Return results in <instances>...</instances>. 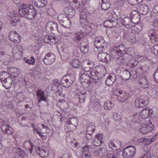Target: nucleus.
Instances as JSON below:
<instances>
[{"label":"nucleus","mask_w":158,"mask_h":158,"mask_svg":"<svg viewBox=\"0 0 158 158\" xmlns=\"http://www.w3.org/2000/svg\"><path fill=\"white\" fill-rule=\"evenodd\" d=\"M19 15L29 19L34 18L37 14V11L33 6L31 4H22L19 7Z\"/></svg>","instance_id":"obj_1"},{"label":"nucleus","mask_w":158,"mask_h":158,"mask_svg":"<svg viewBox=\"0 0 158 158\" xmlns=\"http://www.w3.org/2000/svg\"><path fill=\"white\" fill-rule=\"evenodd\" d=\"M104 70L102 67H97L94 68L91 71L90 74L93 82L97 84L98 82L99 77H102L103 75L102 71Z\"/></svg>","instance_id":"obj_2"},{"label":"nucleus","mask_w":158,"mask_h":158,"mask_svg":"<svg viewBox=\"0 0 158 158\" xmlns=\"http://www.w3.org/2000/svg\"><path fill=\"white\" fill-rule=\"evenodd\" d=\"M75 80V77L72 74L67 75L61 78V85L65 87H69Z\"/></svg>","instance_id":"obj_3"},{"label":"nucleus","mask_w":158,"mask_h":158,"mask_svg":"<svg viewBox=\"0 0 158 158\" xmlns=\"http://www.w3.org/2000/svg\"><path fill=\"white\" fill-rule=\"evenodd\" d=\"M136 152V148L134 146H129L123 151L122 156L123 158H132Z\"/></svg>","instance_id":"obj_4"},{"label":"nucleus","mask_w":158,"mask_h":158,"mask_svg":"<svg viewBox=\"0 0 158 158\" xmlns=\"http://www.w3.org/2000/svg\"><path fill=\"white\" fill-rule=\"evenodd\" d=\"M78 119L75 117L69 118L67 121V123L65 125L66 126L65 130L68 131H73L75 129L77 125Z\"/></svg>","instance_id":"obj_5"},{"label":"nucleus","mask_w":158,"mask_h":158,"mask_svg":"<svg viewBox=\"0 0 158 158\" xmlns=\"http://www.w3.org/2000/svg\"><path fill=\"white\" fill-rule=\"evenodd\" d=\"M94 42L95 46L97 49H105L107 47V43L102 37H96L95 39Z\"/></svg>","instance_id":"obj_6"},{"label":"nucleus","mask_w":158,"mask_h":158,"mask_svg":"<svg viewBox=\"0 0 158 158\" xmlns=\"http://www.w3.org/2000/svg\"><path fill=\"white\" fill-rule=\"evenodd\" d=\"M9 39L15 44L19 43L21 41L20 35L15 31H11L9 32Z\"/></svg>","instance_id":"obj_7"},{"label":"nucleus","mask_w":158,"mask_h":158,"mask_svg":"<svg viewBox=\"0 0 158 158\" xmlns=\"http://www.w3.org/2000/svg\"><path fill=\"white\" fill-rule=\"evenodd\" d=\"M55 56L52 53H48L45 56L43 60L46 65L51 64L55 60Z\"/></svg>","instance_id":"obj_8"},{"label":"nucleus","mask_w":158,"mask_h":158,"mask_svg":"<svg viewBox=\"0 0 158 158\" xmlns=\"http://www.w3.org/2000/svg\"><path fill=\"white\" fill-rule=\"evenodd\" d=\"M118 19V16L114 12L108 13V16L107 20L104 23L109 25V24H112Z\"/></svg>","instance_id":"obj_9"},{"label":"nucleus","mask_w":158,"mask_h":158,"mask_svg":"<svg viewBox=\"0 0 158 158\" xmlns=\"http://www.w3.org/2000/svg\"><path fill=\"white\" fill-rule=\"evenodd\" d=\"M120 21L121 24L126 28H129L133 26L132 20L128 17H125L124 19L120 18Z\"/></svg>","instance_id":"obj_10"},{"label":"nucleus","mask_w":158,"mask_h":158,"mask_svg":"<svg viewBox=\"0 0 158 158\" xmlns=\"http://www.w3.org/2000/svg\"><path fill=\"white\" fill-rule=\"evenodd\" d=\"M94 64L92 61L86 60L83 62L82 64V69L86 72H88L94 66Z\"/></svg>","instance_id":"obj_11"},{"label":"nucleus","mask_w":158,"mask_h":158,"mask_svg":"<svg viewBox=\"0 0 158 158\" xmlns=\"http://www.w3.org/2000/svg\"><path fill=\"white\" fill-rule=\"evenodd\" d=\"M113 48L116 49L117 51H114V53L117 54L116 52H117L120 56H123L125 54L127 53L126 48L123 44L118 46L114 45Z\"/></svg>","instance_id":"obj_12"},{"label":"nucleus","mask_w":158,"mask_h":158,"mask_svg":"<svg viewBox=\"0 0 158 158\" xmlns=\"http://www.w3.org/2000/svg\"><path fill=\"white\" fill-rule=\"evenodd\" d=\"M153 113V111L152 109L145 108L140 112L139 115L142 118L145 119L151 116Z\"/></svg>","instance_id":"obj_13"},{"label":"nucleus","mask_w":158,"mask_h":158,"mask_svg":"<svg viewBox=\"0 0 158 158\" xmlns=\"http://www.w3.org/2000/svg\"><path fill=\"white\" fill-rule=\"evenodd\" d=\"M31 2L36 7L39 8L46 6L48 4L47 0H31Z\"/></svg>","instance_id":"obj_14"},{"label":"nucleus","mask_w":158,"mask_h":158,"mask_svg":"<svg viewBox=\"0 0 158 158\" xmlns=\"http://www.w3.org/2000/svg\"><path fill=\"white\" fill-rule=\"evenodd\" d=\"M84 33L80 31L75 32L73 35L72 40L76 43H78L84 37Z\"/></svg>","instance_id":"obj_15"},{"label":"nucleus","mask_w":158,"mask_h":158,"mask_svg":"<svg viewBox=\"0 0 158 158\" xmlns=\"http://www.w3.org/2000/svg\"><path fill=\"white\" fill-rule=\"evenodd\" d=\"M154 126L151 123L143 125L140 129V131L143 134H145L151 132L154 128Z\"/></svg>","instance_id":"obj_16"},{"label":"nucleus","mask_w":158,"mask_h":158,"mask_svg":"<svg viewBox=\"0 0 158 158\" xmlns=\"http://www.w3.org/2000/svg\"><path fill=\"white\" fill-rule=\"evenodd\" d=\"M110 57V55L105 52H99L98 55V60L104 62H107L108 59H109Z\"/></svg>","instance_id":"obj_17"},{"label":"nucleus","mask_w":158,"mask_h":158,"mask_svg":"<svg viewBox=\"0 0 158 158\" xmlns=\"http://www.w3.org/2000/svg\"><path fill=\"white\" fill-rule=\"evenodd\" d=\"M6 123H3L1 125L2 131L4 133L8 135H11L12 134L13 130L12 127L6 124Z\"/></svg>","instance_id":"obj_18"},{"label":"nucleus","mask_w":158,"mask_h":158,"mask_svg":"<svg viewBox=\"0 0 158 158\" xmlns=\"http://www.w3.org/2000/svg\"><path fill=\"white\" fill-rule=\"evenodd\" d=\"M37 99L38 100V103L41 102V101L46 102V94L44 92L40 89H38L36 92Z\"/></svg>","instance_id":"obj_19"},{"label":"nucleus","mask_w":158,"mask_h":158,"mask_svg":"<svg viewBox=\"0 0 158 158\" xmlns=\"http://www.w3.org/2000/svg\"><path fill=\"white\" fill-rule=\"evenodd\" d=\"M80 22L81 26L88 25V21L86 19L87 15L86 13L83 11L81 12L80 14Z\"/></svg>","instance_id":"obj_20"},{"label":"nucleus","mask_w":158,"mask_h":158,"mask_svg":"<svg viewBox=\"0 0 158 158\" xmlns=\"http://www.w3.org/2000/svg\"><path fill=\"white\" fill-rule=\"evenodd\" d=\"M64 10L68 18H71L75 15V11L73 7L70 6L65 7L64 8Z\"/></svg>","instance_id":"obj_21"},{"label":"nucleus","mask_w":158,"mask_h":158,"mask_svg":"<svg viewBox=\"0 0 158 158\" xmlns=\"http://www.w3.org/2000/svg\"><path fill=\"white\" fill-rule=\"evenodd\" d=\"M155 31L153 29H150L148 31V35L150 38V42L154 43L158 41V37H156L155 34Z\"/></svg>","instance_id":"obj_22"},{"label":"nucleus","mask_w":158,"mask_h":158,"mask_svg":"<svg viewBox=\"0 0 158 158\" xmlns=\"http://www.w3.org/2000/svg\"><path fill=\"white\" fill-rule=\"evenodd\" d=\"M145 104V100L142 98V97L137 98L135 102V105L137 108H141L144 106Z\"/></svg>","instance_id":"obj_23"},{"label":"nucleus","mask_w":158,"mask_h":158,"mask_svg":"<svg viewBox=\"0 0 158 158\" xmlns=\"http://www.w3.org/2000/svg\"><path fill=\"white\" fill-rule=\"evenodd\" d=\"M139 83L140 87L143 88L145 89L148 86V84L145 75L142 76L140 78Z\"/></svg>","instance_id":"obj_24"},{"label":"nucleus","mask_w":158,"mask_h":158,"mask_svg":"<svg viewBox=\"0 0 158 158\" xmlns=\"http://www.w3.org/2000/svg\"><path fill=\"white\" fill-rule=\"evenodd\" d=\"M137 6V9L139 12L143 14L146 15L148 12V7L145 4H141Z\"/></svg>","instance_id":"obj_25"},{"label":"nucleus","mask_w":158,"mask_h":158,"mask_svg":"<svg viewBox=\"0 0 158 158\" xmlns=\"http://www.w3.org/2000/svg\"><path fill=\"white\" fill-rule=\"evenodd\" d=\"M114 94L116 96L117 99L119 101L122 102H124L127 100L129 97V94L126 93H124L123 95H118L114 93Z\"/></svg>","instance_id":"obj_26"},{"label":"nucleus","mask_w":158,"mask_h":158,"mask_svg":"<svg viewBox=\"0 0 158 158\" xmlns=\"http://www.w3.org/2000/svg\"><path fill=\"white\" fill-rule=\"evenodd\" d=\"M36 152L37 154L41 157H46L48 156V150L41 149L40 147H38L36 149Z\"/></svg>","instance_id":"obj_27"},{"label":"nucleus","mask_w":158,"mask_h":158,"mask_svg":"<svg viewBox=\"0 0 158 158\" xmlns=\"http://www.w3.org/2000/svg\"><path fill=\"white\" fill-rule=\"evenodd\" d=\"M57 28V25L56 23H54L52 21L48 22L45 27L46 29H50L51 31L56 30Z\"/></svg>","instance_id":"obj_28"},{"label":"nucleus","mask_w":158,"mask_h":158,"mask_svg":"<svg viewBox=\"0 0 158 158\" xmlns=\"http://www.w3.org/2000/svg\"><path fill=\"white\" fill-rule=\"evenodd\" d=\"M90 106L94 110L100 111L102 108L99 102L96 101H94L91 102L90 104Z\"/></svg>","instance_id":"obj_29"},{"label":"nucleus","mask_w":158,"mask_h":158,"mask_svg":"<svg viewBox=\"0 0 158 158\" xmlns=\"http://www.w3.org/2000/svg\"><path fill=\"white\" fill-rule=\"evenodd\" d=\"M9 20L10 24L12 26H15L17 22L19 21V19L18 16H11L10 17Z\"/></svg>","instance_id":"obj_30"},{"label":"nucleus","mask_w":158,"mask_h":158,"mask_svg":"<svg viewBox=\"0 0 158 158\" xmlns=\"http://www.w3.org/2000/svg\"><path fill=\"white\" fill-rule=\"evenodd\" d=\"M84 29H85L86 32L89 35H93L95 33V28H93L91 26H89L88 24L86 25L81 26Z\"/></svg>","instance_id":"obj_31"},{"label":"nucleus","mask_w":158,"mask_h":158,"mask_svg":"<svg viewBox=\"0 0 158 158\" xmlns=\"http://www.w3.org/2000/svg\"><path fill=\"white\" fill-rule=\"evenodd\" d=\"M99 1L100 3H102L101 8L102 9L106 10L108 9L110 6V5L109 2L108 0H100Z\"/></svg>","instance_id":"obj_32"},{"label":"nucleus","mask_w":158,"mask_h":158,"mask_svg":"<svg viewBox=\"0 0 158 158\" xmlns=\"http://www.w3.org/2000/svg\"><path fill=\"white\" fill-rule=\"evenodd\" d=\"M58 19L60 24L63 26L66 25V21L68 20L65 15H59L58 16Z\"/></svg>","instance_id":"obj_33"},{"label":"nucleus","mask_w":158,"mask_h":158,"mask_svg":"<svg viewBox=\"0 0 158 158\" xmlns=\"http://www.w3.org/2000/svg\"><path fill=\"white\" fill-rule=\"evenodd\" d=\"M121 77L124 80H127L129 79L130 75L128 69H126L123 72Z\"/></svg>","instance_id":"obj_34"},{"label":"nucleus","mask_w":158,"mask_h":158,"mask_svg":"<svg viewBox=\"0 0 158 158\" xmlns=\"http://www.w3.org/2000/svg\"><path fill=\"white\" fill-rule=\"evenodd\" d=\"M95 126L93 123H91L88 124L87 128V133H93L95 130Z\"/></svg>","instance_id":"obj_35"},{"label":"nucleus","mask_w":158,"mask_h":158,"mask_svg":"<svg viewBox=\"0 0 158 158\" xmlns=\"http://www.w3.org/2000/svg\"><path fill=\"white\" fill-rule=\"evenodd\" d=\"M70 63L73 67L75 68L79 67L81 64V62L78 59L73 60L70 62Z\"/></svg>","instance_id":"obj_36"},{"label":"nucleus","mask_w":158,"mask_h":158,"mask_svg":"<svg viewBox=\"0 0 158 158\" xmlns=\"http://www.w3.org/2000/svg\"><path fill=\"white\" fill-rule=\"evenodd\" d=\"M114 104L111 101H106L103 106L104 109L106 110H110L114 106Z\"/></svg>","instance_id":"obj_37"},{"label":"nucleus","mask_w":158,"mask_h":158,"mask_svg":"<svg viewBox=\"0 0 158 158\" xmlns=\"http://www.w3.org/2000/svg\"><path fill=\"white\" fill-rule=\"evenodd\" d=\"M14 150H15V152L19 156L22 158H23L24 157V155H25V151L23 150L18 147L14 148Z\"/></svg>","instance_id":"obj_38"},{"label":"nucleus","mask_w":158,"mask_h":158,"mask_svg":"<svg viewBox=\"0 0 158 158\" xmlns=\"http://www.w3.org/2000/svg\"><path fill=\"white\" fill-rule=\"evenodd\" d=\"M83 71L80 72V74L81 75L80 78L82 80L85 82H87L89 79V74L86 73H83Z\"/></svg>","instance_id":"obj_39"},{"label":"nucleus","mask_w":158,"mask_h":158,"mask_svg":"<svg viewBox=\"0 0 158 158\" xmlns=\"http://www.w3.org/2000/svg\"><path fill=\"white\" fill-rule=\"evenodd\" d=\"M10 74L6 71H3L0 73V79L1 81H2L3 78H10Z\"/></svg>","instance_id":"obj_40"},{"label":"nucleus","mask_w":158,"mask_h":158,"mask_svg":"<svg viewBox=\"0 0 158 158\" xmlns=\"http://www.w3.org/2000/svg\"><path fill=\"white\" fill-rule=\"evenodd\" d=\"M12 77L8 78V81L4 84H3V86L6 89H8L11 87L13 82L11 79Z\"/></svg>","instance_id":"obj_41"},{"label":"nucleus","mask_w":158,"mask_h":158,"mask_svg":"<svg viewBox=\"0 0 158 158\" xmlns=\"http://www.w3.org/2000/svg\"><path fill=\"white\" fill-rule=\"evenodd\" d=\"M130 18L132 20V21L133 24H135L137 23L139 20V18H140L139 15L138 16L133 15V16H130Z\"/></svg>","instance_id":"obj_42"},{"label":"nucleus","mask_w":158,"mask_h":158,"mask_svg":"<svg viewBox=\"0 0 158 158\" xmlns=\"http://www.w3.org/2000/svg\"><path fill=\"white\" fill-rule=\"evenodd\" d=\"M60 84H61V81L60 82V81L56 79L53 81L52 82V89L53 90H53V88H54L55 87L57 88Z\"/></svg>","instance_id":"obj_43"},{"label":"nucleus","mask_w":158,"mask_h":158,"mask_svg":"<svg viewBox=\"0 0 158 158\" xmlns=\"http://www.w3.org/2000/svg\"><path fill=\"white\" fill-rule=\"evenodd\" d=\"M139 114L137 113L134 114L132 117V121L133 122L138 123L140 122V118L139 117Z\"/></svg>","instance_id":"obj_44"},{"label":"nucleus","mask_w":158,"mask_h":158,"mask_svg":"<svg viewBox=\"0 0 158 158\" xmlns=\"http://www.w3.org/2000/svg\"><path fill=\"white\" fill-rule=\"evenodd\" d=\"M24 60L26 63H27L29 64H33L35 63V59L32 57H31L29 59H27V58H24Z\"/></svg>","instance_id":"obj_45"},{"label":"nucleus","mask_w":158,"mask_h":158,"mask_svg":"<svg viewBox=\"0 0 158 158\" xmlns=\"http://www.w3.org/2000/svg\"><path fill=\"white\" fill-rule=\"evenodd\" d=\"M130 77L132 78L135 79L137 77V73L136 70L135 69L132 70L130 72Z\"/></svg>","instance_id":"obj_46"},{"label":"nucleus","mask_w":158,"mask_h":158,"mask_svg":"<svg viewBox=\"0 0 158 158\" xmlns=\"http://www.w3.org/2000/svg\"><path fill=\"white\" fill-rule=\"evenodd\" d=\"M81 51L83 53H86L88 52L89 49V46L80 47Z\"/></svg>","instance_id":"obj_47"},{"label":"nucleus","mask_w":158,"mask_h":158,"mask_svg":"<svg viewBox=\"0 0 158 158\" xmlns=\"http://www.w3.org/2000/svg\"><path fill=\"white\" fill-rule=\"evenodd\" d=\"M117 62L119 64L123 65L125 62V60L123 58L122 56H120L117 59Z\"/></svg>","instance_id":"obj_48"},{"label":"nucleus","mask_w":158,"mask_h":158,"mask_svg":"<svg viewBox=\"0 0 158 158\" xmlns=\"http://www.w3.org/2000/svg\"><path fill=\"white\" fill-rule=\"evenodd\" d=\"M108 146L110 148L114 150H117L118 148L117 146L115 145L114 143L111 141H110L109 143Z\"/></svg>","instance_id":"obj_49"},{"label":"nucleus","mask_w":158,"mask_h":158,"mask_svg":"<svg viewBox=\"0 0 158 158\" xmlns=\"http://www.w3.org/2000/svg\"><path fill=\"white\" fill-rule=\"evenodd\" d=\"M113 118L115 121H120L121 119V116L118 113H114L113 115Z\"/></svg>","instance_id":"obj_50"},{"label":"nucleus","mask_w":158,"mask_h":158,"mask_svg":"<svg viewBox=\"0 0 158 158\" xmlns=\"http://www.w3.org/2000/svg\"><path fill=\"white\" fill-rule=\"evenodd\" d=\"M92 143L93 145L96 147H98L102 143L101 142L97 139H95L94 140H93L92 141Z\"/></svg>","instance_id":"obj_51"},{"label":"nucleus","mask_w":158,"mask_h":158,"mask_svg":"<svg viewBox=\"0 0 158 158\" xmlns=\"http://www.w3.org/2000/svg\"><path fill=\"white\" fill-rule=\"evenodd\" d=\"M27 143H28L29 144H30V145L31 146V148L29 149V151H30V152L31 153H32L33 148L32 147L33 145V144L30 141H25L23 143V146L24 147L25 146H26V144Z\"/></svg>","instance_id":"obj_52"},{"label":"nucleus","mask_w":158,"mask_h":158,"mask_svg":"<svg viewBox=\"0 0 158 158\" xmlns=\"http://www.w3.org/2000/svg\"><path fill=\"white\" fill-rule=\"evenodd\" d=\"M108 77L112 81L113 83H114L116 81L117 78L116 75L113 73L110 74Z\"/></svg>","instance_id":"obj_53"},{"label":"nucleus","mask_w":158,"mask_h":158,"mask_svg":"<svg viewBox=\"0 0 158 158\" xmlns=\"http://www.w3.org/2000/svg\"><path fill=\"white\" fill-rule=\"evenodd\" d=\"M113 49H114L113 51L112 52V53L111 54V55H112V56H113V58L114 59H117L118 58V56H120L119 55V54H118V53H114V51H117L116 50V49L114 48L113 47Z\"/></svg>","instance_id":"obj_54"},{"label":"nucleus","mask_w":158,"mask_h":158,"mask_svg":"<svg viewBox=\"0 0 158 158\" xmlns=\"http://www.w3.org/2000/svg\"><path fill=\"white\" fill-rule=\"evenodd\" d=\"M89 46L88 42L86 39H85L83 41H81L80 47Z\"/></svg>","instance_id":"obj_55"},{"label":"nucleus","mask_w":158,"mask_h":158,"mask_svg":"<svg viewBox=\"0 0 158 158\" xmlns=\"http://www.w3.org/2000/svg\"><path fill=\"white\" fill-rule=\"evenodd\" d=\"M141 1L139 0H127L128 2L132 5L139 3Z\"/></svg>","instance_id":"obj_56"},{"label":"nucleus","mask_w":158,"mask_h":158,"mask_svg":"<svg viewBox=\"0 0 158 158\" xmlns=\"http://www.w3.org/2000/svg\"><path fill=\"white\" fill-rule=\"evenodd\" d=\"M154 78L155 81L158 83V66L154 74Z\"/></svg>","instance_id":"obj_57"},{"label":"nucleus","mask_w":158,"mask_h":158,"mask_svg":"<svg viewBox=\"0 0 158 158\" xmlns=\"http://www.w3.org/2000/svg\"><path fill=\"white\" fill-rule=\"evenodd\" d=\"M103 135L102 134H98L96 135L95 138V139H97L101 141V142L103 143L102 142V137Z\"/></svg>","instance_id":"obj_58"},{"label":"nucleus","mask_w":158,"mask_h":158,"mask_svg":"<svg viewBox=\"0 0 158 158\" xmlns=\"http://www.w3.org/2000/svg\"><path fill=\"white\" fill-rule=\"evenodd\" d=\"M114 83L112 82V81L110 80V78L108 77L106 79V85H108V86H110L112 85Z\"/></svg>","instance_id":"obj_59"},{"label":"nucleus","mask_w":158,"mask_h":158,"mask_svg":"<svg viewBox=\"0 0 158 158\" xmlns=\"http://www.w3.org/2000/svg\"><path fill=\"white\" fill-rule=\"evenodd\" d=\"M90 148V146L88 145H85L82 148L83 152H89Z\"/></svg>","instance_id":"obj_60"},{"label":"nucleus","mask_w":158,"mask_h":158,"mask_svg":"<svg viewBox=\"0 0 158 158\" xmlns=\"http://www.w3.org/2000/svg\"><path fill=\"white\" fill-rule=\"evenodd\" d=\"M118 153L111 154L108 156V158H118Z\"/></svg>","instance_id":"obj_61"},{"label":"nucleus","mask_w":158,"mask_h":158,"mask_svg":"<svg viewBox=\"0 0 158 158\" xmlns=\"http://www.w3.org/2000/svg\"><path fill=\"white\" fill-rule=\"evenodd\" d=\"M86 92H85L84 93H81L79 94L78 98L79 99L83 98H85L86 97Z\"/></svg>","instance_id":"obj_62"},{"label":"nucleus","mask_w":158,"mask_h":158,"mask_svg":"<svg viewBox=\"0 0 158 158\" xmlns=\"http://www.w3.org/2000/svg\"><path fill=\"white\" fill-rule=\"evenodd\" d=\"M138 10H133L132 12L130 14V16H133V15L138 16L139 15V13L138 12Z\"/></svg>","instance_id":"obj_63"},{"label":"nucleus","mask_w":158,"mask_h":158,"mask_svg":"<svg viewBox=\"0 0 158 158\" xmlns=\"http://www.w3.org/2000/svg\"><path fill=\"white\" fill-rule=\"evenodd\" d=\"M52 40L51 37H50L49 36L45 37L44 39V41L45 43H48L50 41Z\"/></svg>","instance_id":"obj_64"}]
</instances>
